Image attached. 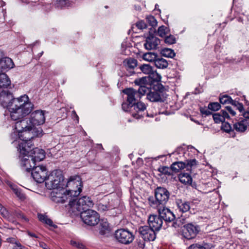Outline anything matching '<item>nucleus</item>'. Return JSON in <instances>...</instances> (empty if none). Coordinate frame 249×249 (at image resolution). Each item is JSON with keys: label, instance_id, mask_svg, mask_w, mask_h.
I'll return each instance as SVG.
<instances>
[{"label": "nucleus", "instance_id": "obj_31", "mask_svg": "<svg viewBox=\"0 0 249 249\" xmlns=\"http://www.w3.org/2000/svg\"><path fill=\"white\" fill-rule=\"evenodd\" d=\"M185 163L183 161H177L173 163L171 169L175 172H178L180 170L185 168Z\"/></svg>", "mask_w": 249, "mask_h": 249}, {"label": "nucleus", "instance_id": "obj_50", "mask_svg": "<svg viewBox=\"0 0 249 249\" xmlns=\"http://www.w3.org/2000/svg\"><path fill=\"white\" fill-rule=\"evenodd\" d=\"M210 109L209 108L207 107H200V111L202 115H204V116H207L208 115H210L211 114V112L210 111Z\"/></svg>", "mask_w": 249, "mask_h": 249}, {"label": "nucleus", "instance_id": "obj_51", "mask_svg": "<svg viewBox=\"0 0 249 249\" xmlns=\"http://www.w3.org/2000/svg\"><path fill=\"white\" fill-rule=\"evenodd\" d=\"M13 191L16 196L20 199H24L25 198L24 194L17 188H13Z\"/></svg>", "mask_w": 249, "mask_h": 249}, {"label": "nucleus", "instance_id": "obj_30", "mask_svg": "<svg viewBox=\"0 0 249 249\" xmlns=\"http://www.w3.org/2000/svg\"><path fill=\"white\" fill-rule=\"evenodd\" d=\"M154 64L157 68L162 69L166 68L168 66V63L166 60L159 55H158Z\"/></svg>", "mask_w": 249, "mask_h": 249}, {"label": "nucleus", "instance_id": "obj_6", "mask_svg": "<svg viewBox=\"0 0 249 249\" xmlns=\"http://www.w3.org/2000/svg\"><path fill=\"white\" fill-rule=\"evenodd\" d=\"M69 205L70 210L75 214H77L92 207L94 203L89 197L83 196L78 200L72 198V200H70Z\"/></svg>", "mask_w": 249, "mask_h": 249}, {"label": "nucleus", "instance_id": "obj_29", "mask_svg": "<svg viewBox=\"0 0 249 249\" xmlns=\"http://www.w3.org/2000/svg\"><path fill=\"white\" fill-rule=\"evenodd\" d=\"M11 84V81L4 73H0V89L7 88Z\"/></svg>", "mask_w": 249, "mask_h": 249}, {"label": "nucleus", "instance_id": "obj_45", "mask_svg": "<svg viewBox=\"0 0 249 249\" xmlns=\"http://www.w3.org/2000/svg\"><path fill=\"white\" fill-rule=\"evenodd\" d=\"M71 245L79 249H86L85 245L81 242L76 241H71Z\"/></svg>", "mask_w": 249, "mask_h": 249}, {"label": "nucleus", "instance_id": "obj_57", "mask_svg": "<svg viewBox=\"0 0 249 249\" xmlns=\"http://www.w3.org/2000/svg\"><path fill=\"white\" fill-rule=\"evenodd\" d=\"M180 152L182 154H184V150L182 148H178L174 152H173L172 154L176 155L177 154L180 153Z\"/></svg>", "mask_w": 249, "mask_h": 249}, {"label": "nucleus", "instance_id": "obj_20", "mask_svg": "<svg viewBox=\"0 0 249 249\" xmlns=\"http://www.w3.org/2000/svg\"><path fill=\"white\" fill-rule=\"evenodd\" d=\"M123 92L127 95V101L129 103V105L134 104L137 98H140L137 90L132 88L125 89H124Z\"/></svg>", "mask_w": 249, "mask_h": 249}, {"label": "nucleus", "instance_id": "obj_48", "mask_svg": "<svg viewBox=\"0 0 249 249\" xmlns=\"http://www.w3.org/2000/svg\"><path fill=\"white\" fill-rule=\"evenodd\" d=\"M0 213L3 217L7 219L10 218V213L9 212L2 206L0 208Z\"/></svg>", "mask_w": 249, "mask_h": 249}, {"label": "nucleus", "instance_id": "obj_9", "mask_svg": "<svg viewBox=\"0 0 249 249\" xmlns=\"http://www.w3.org/2000/svg\"><path fill=\"white\" fill-rule=\"evenodd\" d=\"M131 115L136 119H140L144 116L151 117L154 116L153 114H149L146 110L145 105L141 102H138L131 105Z\"/></svg>", "mask_w": 249, "mask_h": 249}, {"label": "nucleus", "instance_id": "obj_53", "mask_svg": "<svg viewBox=\"0 0 249 249\" xmlns=\"http://www.w3.org/2000/svg\"><path fill=\"white\" fill-rule=\"evenodd\" d=\"M136 26L138 29L142 30L147 28V25L144 21L141 20L136 23Z\"/></svg>", "mask_w": 249, "mask_h": 249}, {"label": "nucleus", "instance_id": "obj_36", "mask_svg": "<svg viewBox=\"0 0 249 249\" xmlns=\"http://www.w3.org/2000/svg\"><path fill=\"white\" fill-rule=\"evenodd\" d=\"M147 85L145 86H141V87H139L138 90H137V92L139 93V96L141 97V95H143L144 94H147L148 92H150V89L149 87H147Z\"/></svg>", "mask_w": 249, "mask_h": 249}, {"label": "nucleus", "instance_id": "obj_1", "mask_svg": "<svg viewBox=\"0 0 249 249\" xmlns=\"http://www.w3.org/2000/svg\"><path fill=\"white\" fill-rule=\"evenodd\" d=\"M0 104L8 109L11 119L14 121L27 116L34 108L27 95L14 98L13 94L8 90H2L0 92Z\"/></svg>", "mask_w": 249, "mask_h": 249}, {"label": "nucleus", "instance_id": "obj_13", "mask_svg": "<svg viewBox=\"0 0 249 249\" xmlns=\"http://www.w3.org/2000/svg\"><path fill=\"white\" fill-rule=\"evenodd\" d=\"M29 121L33 127L43 124L45 122V111L37 110L33 112L30 116Z\"/></svg>", "mask_w": 249, "mask_h": 249}, {"label": "nucleus", "instance_id": "obj_60", "mask_svg": "<svg viewBox=\"0 0 249 249\" xmlns=\"http://www.w3.org/2000/svg\"><path fill=\"white\" fill-rule=\"evenodd\" d=\"M236 108L239 110L240 112H242L244 110V107L242 104H237Z\"/></svg>", "mask_w": 249, "mask_h": 249}, {"label": "nucleus", "instance_id": "obj_16", "mask_svg": "<svg viewBox=\"0 0 249 249\" xmlns=\"http://www.w3.org/2000/svg\"><path fill=\"white\" fill-rule=\"evenodd\" d=\"M155 208L158 209L159 215L162 221L171 222L175 219L174 213L168 208L164 207V206Z\"/></svg>", "mask_w": 249, "mask_h": 249}, {"label": "nucleus", "instance_id": "obj_44", "mask_svg": "<svg viewBox=\"0 0 249 249\" xmlns=\"http://www.w3.org/2000/svg\"><path fill=\"white\" fill-rule=\"evenodd\" d=\"M176 38L173 35H169L168 36H167L165 37L164 39V42L166 44H173L176 43Z\"/></svg>", "mask_w": 249, "mask_h": 249}, {"label": "nucleus", "instance_id": "obj_23", "mask_svg": "<svg viewBox=\"0 0 249 249\" xmlns=\"http://www.w3.org/2000/svg\"><path fill=\"white\" fill-rule=\"evenodd\" d=\"M213 117L215 123H223L225 119H229L230 116L227 111L222 109L220 112L213 114Z\"/></svg>", "mask_w": 249, "mask_h": 249}, {"label": "nucleus", "instance_id": "obj_27", "mask_svg": "<svg viewBox=\"0 0 249 249\" xmlns=\"http://www.w3.org/2000/svg\"><path fill=\"white\" fill-rule=\"evenodd\" d=\"M213 248L212 244L203 242L192 244L188 249H213Z\"/></svg>", "mask_w": 249, "mask_h": 249}, {"label": "nucleus", "instance_id": "obj_59", "mask_svg": "<svg viewBox=\"0 0 249 249\" xmlns=\"http://www.w3.org/2000/svg\"><path fill=\"white\" fill-rule=\"evenodd\" d=\"M13 249H25V248L20 243H16V245Z\"/></svg>", "mask_w": 249, "mask_h": 249}, {"label": "nucleus", "instance_id": "obj_64", "mask_svg": "<svg viewBox=\"0 0 249 249\" xmlns=\"http://www.w3.org/2000/svg\"><path fill=\"white\" fill-rule=\"evenodd\" d=\"M73 113L74 114V115L75 116L76 118V120L77 121H78V119H79V117L77 115V114H76L75 112L74 111H73Z\"/></svg>", "mask_w": 249, "mask_h": 249}, {"label": "nucleus", "instance_id": "obj_19", "mask_svg": "<svg viewBox=\"0 0 249 249\" xmlns=\"http://www.w3.org/2000/svg\"><path fill=\"white\" fill-rule=\"evenodd\" d=\"M148 223L152 229L155 231H159L163 222L159 215L151 214L148 217Z\"/></svg>", "mask_w": 249, "mask_h": 249}, {"label": "nucleus", "instance_id": "obj_10", "mask_svg": "<svg viewBox=\"0 0 249 249\" xmlns=\"http://www.w3.org/2000/svg\"><path fill=\"white\" fill-rule=\"evenodd\" d=\"M200 231V229L199 226L192 223H188L183 226L182 235L186 239L191 240L195 238Z\"/></svg>", "mask_w": 249, "mask_h": 249}, {"label": "nucleus", "instance_id": "obj_43", "mask_svg": "<svg viewBox=\"0 0 249 249\" xmlns=\"http://www.w3.org/2000/svg\"><path fill=\"white\" fill-rule=\"evenodd\" d=\"M146 21L152 27H154L157 25V21L153 16H147L146 18Z\"/></svg>", "mask_w": 249, "mask_h": 249}, {"label": "nucleus", "instance_id": "obj_17", "mask_svg": "<svg viewBox=\"0 0 249 249\" xmlns=\"http://www.w3.org/2000/svg\"><path fill=\"white\" fill-rule=\"evenodd\" d=\"M160 44V40L153 35L149 34L145 39L144 48L148 50H155Z\"/></svg>", "mask_w": 249, "mask_h": 249}, {"label": "nucleus", "instance_id": "obj_5", "mask_svg": "<svg viewBox=\"0 0 249 249\" xmlns=\"http://www.w3.org/2000/svg\"><path fill=\"white\" fill-rule=\"evenodd\" d=\"M45 186L49 190L65 187V181L60 170H55L47 176L45 180Z\"/></svg>", "mask_w": 249, "mask_h": 249}, {"label": "nucleus", "instance_id": "obj_39", "mask_svg": "<svg viewBox=\"0 0 249 249\" xmlns=\"http://www.w3.org/2000/svg\"><path fill=\"white\" fill-rule=\"evenodd\" d=\"M185 163V168L187 170H191L193 168H194L197 164V161L196 159H192L190 160H187Z\"/></svg>", "mask_w": 249, "mask_h": 249}, {"label": "nucleus", "instance_id": "obj_61", "mask_svg": "<svg viewBox=\"0 0 249 249\" xmlns=\"http://www.w3.org/2000/svg\"><path fill=\"white\" fill-rule=\"evenodd\" d=\"M172 226L175 228H178L179 227L180 225L178 223L177 221H176L175 222H173L172 224Z\"/></svg>", "mask_w": 249, "mask_h": 249}, {"label": "nucleus", "instance_id": "obj_42", "mask_svg": "<svg viewBox=\"0 0 249 249\" xmlns=\"http://www.w3.org/2000/svg\"><path fill=\"white\" fill-rule=\"evenodd\" d=\"M208 107L210 110L215 111L220 108L221 106L220 104L217 102H213L209 104Z\"/></svg>", "mask_w": 249, "mask_h": 249}, {"label": "nucleus", "instance_id": "obj_40", "mask_svg": "<svg viewBox=\"0 0 249 249\" xmlns=\"http://www.w3.org/2000/svg\"><path fill=\"white\" fill-rule=\"evenodd\" d=\"M219 101L221 104L226 105L230 104L232 101V99L230 96L224 95L219 97Z\"/></svg>", "mask_w": 249, "mask_h": 249}, {"label": "nucleus", "instance_id": "obj_24", "mask_svg": "<svg viewBox=\"0 0 249 249\" xmlns=\"http://www.w3.org/2000/svg\"><path fill=\"white\" fill-rule=\"evenodd\" d=\"M123 65L127 71H130L131 74L134 73L133 70L137 65V60L134 58H129L123 61Z\"/></svg>", "mask_w": 249, "mask_h": 249}, {"label": "nucleus", "instance_id": "obj_28", "mask_svg": "<svg viewBox=\"0 0 249 249\" xmlns=\"http://www.w3.org/2000/svg\"><path fill=\"white\" fill-rule=\"evenodd\" d=\"M178 179L180 182L185 185H190L192 182V178L189 173H181L178 175Z\"/></svg>", "mask_w": 249, "mask_h": 249}, {"label": "nucleus", "instance_id": "obj_58", "mask_svg": "<svg viewBox=\"0 0 249 249\" xmlns=\"http://www.w3.org/2000/svg\"><path fill=\"white\" fill-rule=\"evenodd\" d=\"M44 223L51 226H52L53 224V222L52 221V220L48 217L46 219Z\"/></svg>", "mask_w": 249, "mask_h": 249}, {"label": "nucleus", "instance_id": "obj_62", "mask_svg": "<svg viewBox=\"0 0 249 249\" xmlns=\"http://www.w3.org/2000/svg\"><path fill=\"white\" fill-rule=\"evenodd\" d=\"M27 233L28 234L29 236H30V237H35V238H38V236L35 233H32L30 231H28L27 232Z\"/></svg>", "mask_w": 249, "mask_h": 249}, {"label": "nucleus", "instance_id": "obj_4", "mask_svg": "<svg viewBox=\"0 0 249 249\" xmlns=\"http://www.w3.org/2000/svg\"><path fill=\"white\" fill-rule=\"evenodd\" d=\"M32 142H29L27 144L26 142H20L18 147L19 153V158L20 159V165L23 170L30 172V170L35 167L36 162L33 164L32 157L29 155V150L32 148Z\"/></svg>", "mask_w": 249, "mask_h": 249}, {"label": "nucleus", "instance_id": "obj_12", "mask_svg": "<svg viewBox=\"0 0 249 249\" xmlns=\"http://www.w3.org/2000/svg\"><path fill=\"white\" fill-rule=\"evenodd\" d=\"M47 173L46 166H37L32 169V176L36 182L42 183L45 181L48 176Z\"/></svg>", "mask_w": 249, "mask_h": 249}, {"label": "nucleus", "instance_id": "obj_25", "mask_svg": "<svg viewBox=\"0 0 249 249\" xmlns=\"http://www.w3.org/2000/svg\"><path fill=\"white\" fill-rule=\"evenodd\" d=\"M178 208L182 212L185 213L188 211L190 209V205L189 202L183 201L181 199H177L176 201Z\"/></svg>", "mask_w": 249, "mask_h": 249}, {"label": "nucleus", "instance_id": "obj_49", "mask_svg": "<svg viewBox=\"0 0 249 249\" xmlns=\"http://www.w3.org/2000/svg\"><path fill=\"white\" fill-rule=\"evenodd\" d=\"M97 209L98 211L100 212H104L108 210V208L107 205H104L102 203L97 204Z\"/></svg>", "mask_w": 249, "mask_h": 249}, {"label": "nucleus", "instance_id": "obj_26", "mask_svg": "<svg viewBox=\"0 0 249 249\" xmlns=\"http://www.w3.org/2000/svg\"><path fill=\"white\" fill-rule=\"evenodd\" d=\"M100 221L99 231L100 233L105 235L110 231V227L107 219H101Z\"/></svg>", "mask_w": 249, "mask_h": 249}, {"label": "nucleus", "instance_id": "obj_22", "mask_svg": "<svg viewBox=\"0 0 249 249\" xmlns=\"http://www.w3.org/2000/svg\"><path fill=\"white\" fill-rule=\"evenodd\" d=\"M14 66V64L10 58L3 57L0 59V72L13 68Z\"/></svg>", "mask_w": 249, "mask_h": 249}, {"label": "nucleus", "instance_id": "obj_3", "mask_svg": "<svg viewBox=\"0 0 249 249\" xmlns=\"http://www.w3.org/2000/svg\"><path fill=\"white\" fill-rule=\"evenodd\" d=\"M65 187L68 188L66 190L64 188L53 189V191L51 193L52 201L61 203H64L68 200L70 202L73 197L78 196L82 190V182L72 178L67 181Z\"/></svg>", "mask_w": 249, "mask_h": 249}, {"label": "nucleus", "instance_id": "obj_35", "mask_svg": "<svg viewBox=\"0 0 249 249\" xmlns=\"http://www.w3.org/2000/svg\"><path fill=\"white\" fill-rule=\"evenodd\" d=\"M140 69L143 73L148 75L151 73L153 70L152 67L149 64H143L140 67Z\"/></svg>", "mask_w": 249, "mask_h": 249}, {"label": "nucleus", "instance_id": "obj_63", "mask_svg": "<svg viewBox=\"0 0 249 249\" xmlns=\"http://www.w3.org/2000/svg\"><path fill=\"white\" fill-rule=\"evenodd\" d=\"M237 104H240V103H239V102H237V101H236L233 100H232V102H231L230 103V104H231V105H232L234 106L235 107H237Z\"/></svg>", "mask_w": 249, "mask_h": 249}, {"label": "nucleus", "instance_id": "obj_7", "mask_svg": "<svg viewBox=\"0 0 249 249\" xmlns=\"http://www.w3.org/2000/svg\"><path fill=\"white\" fill-rule=\"evenodd\" d=\"M170 193L165 188L158 187L155 190V199L149 198V204L152 208L162 207L168 200Z\"/></svg>", "mask_w": 249, "mask_h": 249}, {"label": "nucleus", "instance_id": "obj_11", "mask_svg": "<svg viewBox=\"0 0 249 249\" xmlns=\"http://www.w3.org/2000/svg\"><path fill=\"white\" fill-rule=\"evenodd\" d=\"M114 235L118 242L125 245L129 244L134 240V235L132 233L124 229L117 230Z\"/></svg>", "mask_w": 249, "mask_h": 249}, {"label": "nucleus", "instance_id": "obj_33", "mask_svg": "<svg viewBox=\"0 0 249 249\" xmlns=\"http://www.w3.org/2000/svg\"><path fill=\"white\" fill-rule=\"evenodd\" d=\"M148 77L147 76L142 77V78L136 79L134 81V83L135 85L139 86V87H141V86H145L148 85L150 86L148 84Z\"/></svg>", "mask_w": 249, "mask_h": 249}, {"label": "nucleus", "instance_id": "obj_54", "mask_svg": "<svg viewBox=\"0 0 249 249\" xmlns=\"http://www.w3.org/2000/svg\"><path fill=\"white\" fill-rule=\"evenodd\" d=\"M131 105H129V104H127L126 103H123L122 104V108L125 111H127L128 110L127 109L130 108V110L131 112V110L132 109V108H131Z\"/></svg>", "mask_w": 249, "mask_h": 249}, {"label": "nucleus", "instance_id": "obj_37", "mask_svg": "<svg viewBox=\"0 0 249 249\" xmlns=\"http://www.w3.org/2000/svg\"><path fill=\"white\" fill-rule=\"evenodd\" d=\"M161 54L164 56L170 58H173L175 56V53L174 51L168 48L162 49L161 51Z\"/></svg>", "mask_w": 249, "mask_h": 249}, {"label": "nucleus", "instance_id": "obj_55", "mask_svg": "<svg viewBox=\"0 0 249 249\" xmlns=\"http://www.w3.org/2000/svg\"><path fill=\"white\" fill-rule=\"evenodd\" d=\"M38 218L40 221L44 222L47 218V216L42 214H38Z\"/></svg>", "mask_w": 249, "mask_h": 249}, {"label": "nucleus", "instance_id": "obj_32", "mask_svg": "<svg viewBox=\"0 0 249 249\" xmlns=\"http://www.w3.org/2000/svg\"><path fill=\"white\" fill-rule=\"evenodd\" d=\"M158 54L154 53H146L143 54L142 58L148 62H155L156 58H157Z\"/></svg>", "mask_w": 249, "mask_h": 249}, {"label": "nucleus", "instance_id": "obj_8", "mask_svg": "<svg viewBox=\"0 0 249 249\" xmlns=\"http://www.w3.org/2000/svg\"><path fill=\"white\" fill-rule=\"evenodd\" d=\"M80 213V217L84 223L89 226H95L100 221V216L97 212L91 209H88Z\"/></svg>", "mask_w": 249, "mask_h": 249}, {"label": "nucleus", "instance_id": "obj_46", "mask_svg": "<svg viewBox=\"0 0 249 249\" xmlns=\"http://www.w3.org/2000/svg\"><path fill=\"white\" fill-rule=\"evenodd\" d=\"M158 171L164 175H171L170 169L167 166H162L159 167L158 169Z\"/></svg>", "mask_w": 249, "mask_h": 249}, {"label": "nucleus", "instance_id": "obj_47", "mask_svg": "<svg viewBox=\"0 0 249 249\" xmlns=\"http://www.w3.org/2000/svg\"><path fill=\"white\" fill-rule=\"evenodd\" d=\"M221 129L225 132H229L231 130V127L229 123L224 121L222 123Z\"/></svg>", "mask_w": 249, "mask_h": 249}, {"label": "nucleus", "instance_id": "obj_34", "mask_svg": "<svg viewBox=\"0 0 249 249\" xmlns=\"http://www.w3.org/2000/svg\"><path fill=\"white\" fill-rule=\"evenodd\" d=\"M54 4L57 8H62L66 7H69L70 3L67 0H56L54 1Z\"/></svg>", "mask_w": 249, "mask_h": 249}, {"label": "nucleus", "instance_id": "obj_2", "mask_svg": "<svg viewBox=\"0 0 249 249\" xmlns=\"http://www.w3.org/2000/svg\"><path fill=\"white\" fill-rule=\"evenodd\" d=\"M15 129L11 134V138L13 140V142L17 141V139L19 140L18 143L24 142L27 144L28 142H32L31 140L34 137H41L42 135V129L33 127L27 118L17 121L15 123Z\"/></svg>", "mask_w": 249, "mask_h": 249}, {"label": "nucleus", "instance_id": "obj_41", "mask_svg": "<svg viewBox=\"0 0 249 249\" xmlns=\"http://www.w3.org/2000/svg\"><path fill=\"white\" fill-rule=\"evenodd\" d=\"M147 77H148V79L149 78H151L153 81L158 82L160 81L161 79L160 75L156 71H154L153 70H152L151 73H150Z\"/></svg>", "mask_w": 249, "mask_h": 249}, {"label": "nucleus", "instance_id": "obj_14", "mask_svg": "<svg viewBox=\"0 0 249 249\" xmlns=\"http://www.w3.org/2000/svg\"><path fill=\"white\" fill-rule=\"evenodd\" d=\"M155 230L148 226H142L139 229V232L145 241H153L156 238Z\"/></svg>", "mask_w": 249, "mask_h": 249}, {"label": "nucleus", "instance_id": "obj_18", "mask_svg": "<svg viewBox=\"0 0 249 249\" xmlns=\"http://www.w3.org/2000/svg\"><path fill=\"white\" fill-rule=\"evenodd\" d=\"M29 155L32 157V162L34 164V162H39L43 160L45 157V151L38 148H31L29 150Z\"/></svg>", "mask_w": 249, "mask_h": 249}, {"label": "nucleus", "instance_id": "obj_52", "mask_svg": "<svg viewBox=\"0 0 249 249\" xmlns=\"http://www.w3.org/2000/svg\"><path fill=\"white\" fill-rule=\"evenodd\" d=\"M224 110L227 111L229 115L230 114L232 116H234L236 114L235 110L231 107L226 106Z\"/></svg>", "mask_w": 249, "mask_h": 249}, {"label": "nucleus", "instance_id": "obj_56", "mask_svg": "<svg viewBox=\"0 0 249 249\" xmlns=\"http://www.w3.org/2000/svg\"><path fill=\"white\" fill-rule=\"evenodd\" d=\"M39 246L43 249H50V248L48 246V245L42 242H39Z\"/></svg>", "mask_w": 249, "mask_h": 249}, {"label": "nucleus", "instance_id": "obj_38", "mask_svg": "<svg viewBox=\"0 0 249 249\" xmlns=\"http://www.w3.org/2000/svg\"><path fill=\"white\" fill-rule=\"evenodd\" d=\"M169 32V29L162 25L160 26L158 30V35L160 37H164Z\"/></svg>", "mask_w": 249, "mask_h": 249}, {"label": "nucleus", "instance_id": "obj_15", "mask_svg": "<svg viewBox=\"0 0 249 249\" xmlns=\"http://www.w3.org/2000/svg\"><path fill=\"white\" fill-rule=\"evenodd\" d=\"M244 118L241 120H239L237 123L233 124L234 128L237 131L244 132L249 126V111L243 113Z\"/></svg>", "mask_w": 249, "mask_h": 249}, {"label": "nucleus", "instance_id": "obj_21", "mask_svg": "<svg viewBox=\"0 0 249 249\" xmlns=\"http://www.w3.org/2000/svg\"><path fill=\"white\" fill-rule=\"evenodd\" d=\"M147 98L151 102H164L166 97L164 94L160 91H151L147 95Z\"/></svg>", "mask_w": 249, "mask_h": 249}]
</instances>
